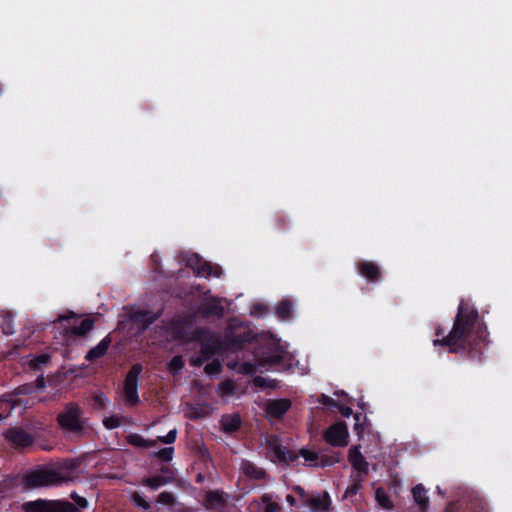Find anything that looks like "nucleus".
<instances>
[{
    "mask_svg": "<svg viewBox=\"0 0 512 512\" xmlns=\"http://www.w3.org/2000/svg\"><path fill=\"white\" fill-rule=\"evenodd\" d=\"M157 502L163 505H173L175 502V497L171 492L164 491L161 492L157 497Z\"/></svg>",
    "mask_w": 512,
    "mask_h": 512,
    "instance_id": "a19ab883",
    "label": "nucleus"
},
{
    "mask_svg": "<svg viewBox=\"0 0 512 512\" xmlns=\"http://www.w3.org/2000/svg\"><path fill=\"white\" fill-rule=\"evenodd\" d=\"M349 432L344 421H337L323 432L325 442L333 447H345L348 445Z\"/></svg>",
    "mask_w": 512,
    "mask_h": 512,
    "instance_id": "6e6552de",
    "label": "nucleus"
},
{
    "mask_svg": "<svg viewBox=\"0 0 512 512\" xmlns=\"http://www.w3.org/2000/svg\"><path fill=\"white\" fill-rule=\"evenodd\" d=\"M161 472H163V473H168V472H170V468H169L168 466H163V467L161 468Z\"/></svg>",
    "mask_w": 512,
    "mask_h": 512,
    "instance_id": "e2e57ef3",
    "label": "nucleus"
},
{
    "mask_svg": "<svg viewBox=\"0 0 512 512\" xmlns=\"http://www.w3.org/2000/svg\"><path fill=\"white\" fill-rule=\"evenodd\" d=\"M186 265L192 268L195 276L205 277L209 276L220 277L222 270L219 266L213 267L211 263L203 260L197 254H193L186 260Z\"/></svg>",
    "mask_w": 512,
    "mask_h": 512,
    "instance_id": "9d476101",
    "label": "nucleus"
},
{
    "mask_svg": "<svg viewBox=\"0 0 512 512\" xmlns=\"http://www.w3.org/2000/svg\"><path fill=\"white\" fill-rule=\"evenodd\" d=\"M83 410L75 402L66 403L63 411L57 415L59 427L67 432H81L84 430Z\"/></svg>",
    "mask_w": 512,
    "mask_h": 512,
    "instance_id": "20e7f679",
    "label": "nucleus"
},
{
    "mask_svg": "<svg viewBox=\"0 0 512 512\" xmlns=\"http://www.w3.org/2000/svg\"><path fill=\"white\" fill-rule=\"evenodd\" d=\"M31 391H32V386L28 385V384H25V385H22V386L18 387V392L20 394H28V393H31Z\"/></svg>",
    "mask_w": 512,
    "mask_h": 512,
    "instance_id": "864d4df0",
    "label": "nucleus"
},
{
    "mask_svg": "<svg viewBox=\"0 0 512 512\" xmlns=\"http://www.w3.org/2000/svg\"><path fill=\"white\" fill-rule=\"evenodd\" d=\"M169 481H170L169 478H166L162 475H156V476L146 478L143 481V485H145L153 490H156L159 487L167 484Z\"/></svg>",
    "mask_w": 512,
    "mask_h": 512,
    "instance_id": "7c9ffc66",
    "label": "nucleus"
},
{
    "mask_svg": "<svg viewBox=\"0 0 512 512\" xmlns=\"http://www.w3.org/2000/svg\"><path fill=\"white\" fill-rule=\"evenodd\" d=\"M126 441L128 444L137 447V448H150L154 447L157 444V441L145 439L140 434L137 433H131L126 436Z\"/></svg>",
    "mask_w": 512,
    "mask_h": 512,
    "instance_id": "b1692460",
    "label": "nucleus"
},
{
    "mask_svg": "<svg viewBox=\"0 0 512 512\" xmlns=\"http://www.w3.org/2000/svg\"><path fill=\"white\" fill-rule=\"evenodd\" d=\"M255 340L256 336L251 330L247 329L241 333H235L230 327L227 329L222 339L224 350L232 353L243 350L247 344Z\"/></svg>",
    "mask_w": 512,
    "mask_h": 512,
    "instance_id": "0eeeda50",
    "label": "nucleus"
},
{
    "mask_svg": "<svg viewBox=\"0 0 512 512\" xmlns=\"http://www.w3.org/2000/svg\"><path fill=\"white\" fill-rule=\"evenodd\" d=\"M78 317L76 316V314L74 312H70L69 315H62V316H59L58 318V321L63 323V322H67L68 324H70L71 320H77Z\"/></svg>",
    "mask_w": 512,
    "mask_h": 512,
    "instance_id": "8fccbe9b",
    "label": "nucleus"
},
{
    "mask_svg": "<svg viewBox=\"0 0 512 512\" xmlns=\"http://www.w3.org/2000/svg\"><path fill=\"white\" fill-rule=\"evenodd\" d=\"M280 506L278 503H268V505L265 506L264 512H279Z\"/></svg>",
    "mask_w": 512,
    "mask_h": 512,
    "instance_id": "603ef678",
    "label": "nucleus"
},
{
    "mask_svg": "<svg viewBox=\"0 0 512 512\" xmlns=\"http://www.w3.org/2000/svg\"><path fill=\"white\" fill-rule=\"evenodd\" d=\"M103 424L107 429H115L121 425V421L117 416H110L104 419Z\"/></svg>",
    "mask_w": 512,
    "mask_h": 512,
    "instance_id": "a18cd8bd",
    "label": "nucleus"
},
{
    "mask_svg": "<svg viewBox=\"0 0 512 512\" xmlns=\"http://www.w3.org/2000/svg\"><path fill=\"white\" fill-rule=\"evenodd\" d=\"M438 337L433 345L447 347L449 353H460L467 359L480 363L484 348L488 344L487 327L480 320L478 310L468 301L461 300L450 332L445 335L443 327L435 329Z\"/></svg>",
    "mask_w": 512,
    "mask_h": 512,
    "instance_id": "f257e3e1",
    "label": "nucleus"
},
{
    "mask_svg": "<svg viewBox=\"0 0 512 512\" xmlns=\"http://www.w3.org/2000/svg\"><path fill=\"white\" fill-rule=\"evenodd\" d=\"M51 360V356L48 353H41L34 356L29 361V367L32 370H40L44 365L48 364Z\"/></svg>",
    "mask_w": 512,
    "mask_h": 512,
    "instance_id": "c85d7f7f",
    "label": "nucleus"
},
{
    "mask_svg": "<svg viewBox=\"0 0 512 512\" xmlns=\"http://www.w3.org/2000/svg\"><path fill=\"white\" fill-rule=\"evenodd\" d=\"M188 322L180 319L172 322L171 329L174 339L179 341H192L188 331Z\"/></svg>",
    "mask_w": 512,
    "mask_h": 512,
    "instance_id": "4be33fe9",
    "label": "nucleus"
},
{
    "mask_svg": "<svg viewBox=\"0 0 512 512\" xmlns=\"http://www.w3.org/2000/svg\"><path fill=\"white\" fill-rule=\"evenodd\" d=\"M111 338L109 336L104 337L95 347H92L85 355V360L93 362L99 358H102L108 351L111 345Z\"/></svg>",
    "mask_w": 512,
    "mask_h": 512,
    "instance_id": "aec40b11",
    "label": "nucleus"
},
{
    "mask_svg": "<svg viewBox=\"0 0 512 512\" xmlns=\"http://www.w3.org/2000/svg\"><path fill=\"white\" fill-rule=\"evenodd\" d=\"M273 225L277 231H285L288 228V219L282 213H277L273 220Z\"/></svg>",
    "mask_w": 512,
    "mask_h": 512,
    "instance_id": "58836bf2",
    "label": "nucleus"
},
{
    "mask_svg": "<svg viewBox=\"0 0 512 512\" xmlns=\"http://www.w3.org/2000/svg\"><path fill=\"white\" fill-rule=\"evenodd\" d=\"M318 402L327 407L336 408L340 406V402L325 394H321L320 398L318 399Z\"/></svg>",
    "mask_w": 512,
    "mask_h": 512,
    "instance_id": "c03bdc74",
    "label": "nucleus"
},
{
    "mask_svg": "<svg viewBox=\"0 0 512 512\" xmlns=\"http://www.w3.org/2000/svg\"><path fill=\"white\" fill-rule=\"evenodd\" d=\"M70 498L74 503L67 500L37 499L22 504L24 512H79L78 508L86 509L89 505L85 497L73 491Z\"/></svg>",
    "mask_w": 512,
    "mask_h": 512,
    "instance_id": "7ed1b4c3",
    "label": "nucleus"
},
{
    "mask_svg": "<svg viewBox=\"0 0 512 512\" xmlns=\"http://www.w3.org/2000/svg\"><path fill=\"white\" fill-rule=\"evenodd\" d=\"M176 438L177 430L174 428L170 430L165 436H159L156 441L164 444H172L176 441Z\"/></svg>",
    "mask_w": 512,
    "mask_h": 512,
    "instance_id": "37998d69",
    "label": "nucleus"
},
{
    "mask_svg": "<svg viewBox=\"0 0 512 512\" xmlns=\"http://www.w3.org/2000/svg\"><path fill=\"white\" fill-rule=\"evenodd\" d=\"M258 364L263 367L284 366L285 356L282 352H261L256 354Z\"/></svg>",
    "mask_w": 512,
    "mask_h": 512,
    "instance_id": "6ab92c4d",
    "label": "nucleus"
},
{
    "mask_svg": "<svg viewBox=\"0 0 512 512\" xmlns=\"http://www.w3.org/2000/svg\"><path fill=\"white\" fill-rule=\"evenodd\" d=\"M292 406L291 400L287 398L270 399L265 403L266 414L273 419L281 420Z\"/></svg>",
    "mask_w": 512,
    "mask_h": 512,
    "instance_id": "f8f14e48",
    "label": "nucleus"
},
{
    "mask_svg": "<svg viewBox=\"0 0 512 512\" xmlns=\"http://www.w3.org/2000/svg\"><path fill=\"white\" fill-rule=\"evenodd\" d=\"M375 498L380 507H382L385 510H392L394 505L393 502L390 499V496L387 494V492L384 490V488L379 487L376 489L375 492Z\"/></svg>",
    "mask_w": 512,
    "mask_h": 512,
    "instance_id": "393cba45",
    "label": "nucleus"
},
{
    "mask_svg": "<svg viewBox=\"0 0 512 512\" xmlns=\"http://www.w3.org/2000/svg\"><path fill=\"white\" fill-rule=\"evenodd\" d=\"M206 361H208V360L199 352L198 356L192 357L190 359V365L193 366V367H200Z\"/></svg>",
    "mask_w": 512,
    "mask_h": 512,
    "instance_id": "09e8293b",
    "label": "nucleus"
},
{
    "mask_svg": "<svg viewBox=\"0 0 512 512\" xmlns=\"http://www.w3.org/2000/svg\"><path fill=\"white\" fill-rule=\"evenodd\" d=\"M100 399H102V396H97V397H96V400H97V401H100Z\"/></svg>",
    "mask_w": 512,
    "mask_h": 512,
    "instance_id": "0e129e2a",
    "label": "nucleus"
},
{
    "mask_svg": "<svg viewBox=\"0 0 512 512\" xmlns=\"http://www.w3.org/2000/svg\"><path fill=\"white\" fill-rule=\"evenodd\" d=\"M173 455V447H165L154 453V457L161 460L162 462H170L173 459Z\"/></svg>",
    "mask_w": 512,
    "mask_h": 512,
    "instance_id": "e433bc0d",
    "label": "nucleus"
},
{
    "mask_svg": "<svg viewBox=\"0 0 512 512\" xmlns=\"http://www.w3.org/2000/svg\"><path fill=\"white\" fill-rule=\"evenodd\" d=\"M336 409L344 416V417H349L353 414V410L348 407V406H344L340 403V406L336 407Z\"/></svg>",
    "mask_w": 512,
    "mask_h": 512,
    "instance_id": "3c124183",
    "label": "nucleus"
},
{
    "mask_svg": "<svg viewBox=\"0 0 512 512\" xmlns=\"http://www.w3.org/2000/svg\"><path fill=\"white\" fill-rule=\"evenodd\" d=\"M414 502L417 504L420 512H427L429 509V497L423 484H417L412 488Z\"/></svg>",
    "mask_w": 512,
    "mask_h": 512,
    "instance_id": "412c9836",
    "label": "nucleus"
},
{
    "mask_svg": "<svg viewBox=\"0 0 512 512\" xmlns=\"http://www.w3.org/2000/svg\"><path fill=\"white\" fill-rule=\"evenodd\" d=\"M269 447L273 450L274 456L277 460L282 464L294 463L299 458V453H296L281 444L270 442Z\"/></svg>",
    "mask_w": 512,
    "mask_h": 512,
    "instance_id": "a211bd4d",
    "label": "nucleus"
},
{
    "mask_svg": "<svg viewBox=\"0 0 512 512\" xmlns=\"http://www.w3.org/2000/svg\"><path fill=\"white\" fill-rule=\"evenodd\" d=\"M286 501L291 507H296L298 505L296 498L292 494L286 495Z\"/></svg>",
    "mask_w": 512,
    "mask_h": 512,
    "instance_id": "5fc2aeb1",
    "label": "nucleus"
},
{
    "mask_svg": "<svg viewBox=\"0 0 512 512\" xmlns=\"http://www.w3.org/2000/svg\"><path fill=\"white\" fill-rule=\"evenodd\" d=\"M36 385H37V387H39V388H43V387H44L45 383H44V378H43V376H40V377H38V378H37V380H36Z\"/></svg>",
    "mask_w": 512,
    "mask_h": 512,
    "instance_id": "bf43d9fd",
    "label": "nucleus"
},
{
    "mask_svg": "<svg viewBox=\"0 0 512 512\" xmlns=\"http://www.w3.org/2000/svg\"><path fill=\"white\" fill-rule=\"evenodd\" d=\"M94 327V320L90 317L82 319L78 325L73 324L67 329V333L75 336H84Z\"/></svg>",
    "mask_w": 512,
    "mask_h": 512,
    "instance_id": "5701e85b",
    "label": "nucleus"
},
{
    "mask_svg": "<svg viewBox=\"0 0 512 512\" xmlns=\"http://www.w3.org/2000/svg\"><path fill=\"white\" fill-rule=\"evenodd\" d=\"M228 502V494L220 490H209L206 492L203 505L208 510L223 509Z\"/></svg>",
    "mask_w": 512,
    "mask_h": 512,
    "instance_id": "dca6fc26",
    "label": "nucleus"
},
{
    "mask_svg": "<svg viewBox=\"0 0 512 512\" xmlns=\"http://www.w3.org/2000/svg\"><path fill=\"white\" fill-rule=\"evenodd\" d=\"M299 456L303 457L305 461L309 462L312 466H318L319 454L315 451L302 448L299 450Z\"/></svg>",
    "mask_w": 512,
    "mask_h": 512,
    "instance_id": "72a5a7b5",
    "label": "nucleus"
},
{
    "mask_svg": "<svg viewBox=\"0 0 512 512\" xmlns=\"http://www.w3.org/2000/svg\"><path fill=\"white\" fill-rule=\"evenodd\" d=\"M1 329L5 335H13L15 333L13 318L10 314H6L3 317Z\"/></svg>",
    "mask_w": 512,
    "mask_h": 512,
    "instance_id": "c9c22d12",
    "label": "nucleus"
},
{
    "mask_svg": "<svg viewBox=\"0 0 512 512\" xmlns=\"http://www.w3.org/2000/svg\"><path fill=\"white\" fill-rule=\"evenodd\" d=\"M356 269L368 282L377 283L382 280L381 268L373 261L361 260L356 263Z\"/></svg>",
    "mask_w": 512,
    "mask_h": 512,
    "instance_id": "4468645a",
    "label": "nucleus"
},
{
    "mask_svg": "<svg viewBox=\"0 0 512 512\" xmlns=\"http://www.w3.org/2000/svg\"><path fill=\"white\" fill-rule=\"evenodd\" d=\"M348 461L359 473L368 474L369 464L360 451V446H352L348 451Z\"/></svg>",
    "mask_w": 512,
    "mask_h": 512,
    "instance_id": "f3484780",
    "label": "nucleus"
},
{
    "mask_svg": "<svg viewBox=\"0 0 512 512\" xmlns=\"http://www.w3.org/2000/svg\"><path fill=\"white\" fill-rule=\"evenodd\" d=\"M305 507H309L312 512H328L332 508V500L327 491L311 493L306 500Z\"/></svg>",
    "mask_w": 512,
    "mask_h": 512,
    "instance_id": "ddd939ff",
    "label": "nucleus"
},
{
    "mask_svg": "<svg viewBox=\"0 0 512 512\" xmlns=\"http://www.w3.org/2000/svg\"><path fill=\"white\" fill-rule=\"evenodd\" d=\"M236 392V386L233 380L226 379L222 381L217 388V393L221 397H230L233 396Z\"/></svg>",
    "mask_w": 512,
    "mask_h": 512,
    "instance_id": "bb28decb",
    "label": "nucleus"
},
{
    "mask_svg": "<svg viewBox=\"0 0 512 512\" xmlns=\"http://www.w3.org/2000/svg\"><path fill=\"white\" fill-rule=\"evenodd\" d=\"M366 419V416L363 415L362 413H356L354 414V420H355V423H361L362 420H365Z\"/></svg>",
    "mask_w": 512,
    "mask_h": 512,
    "instance_id": "4d7b16f0",
    "label": "nucleus"
},
{
    "mask_svg": "<svg viewBox=\"0 0 512 512\" xmlns=\"http://www.w3.org/2000/svg\"><path fill=\"white\" fill-rule=\"evenodd\" d=\"M3 436L8 443L17 448L29 447L34 442L33 436L21 427H11L3 433Z\"/></svg>",
    "mask_w": 512,
    "mask_h": 512,
    "instance_id": "9b49d317",
    "label": "nucleus"
},
{
    "mask_svg": "<svg viewBox=\"0 0 512 512\" xmlns=\"http://www.w3.org/2000/svg\"><path fill=\"white\" fill-rule=\"evenodd\" d=\"M222 425L225 432L232 433L240 428L241 420L237 415L229 416L223 419Z\"/></svg>",
    "mask_w": 512,
    "mask_h": 512,
    "instance_id": "c756f323",
    "label": "nucleus"
},
{
    "mask_svg": "<svg viewBox=\"0 0 512 512\" xmlns=\"http://www.w3.org/2000/svg\"><path fill=\"white\" fill-rule=\"evenodd\" d=\"M143 371V366L140 363H135L131 366L124 379V395L125 400L130 406H136L140 403L138 394V386L140 375Z\"/></svg>",
    "mask_w": 512,
    "mask_h": 512,
    "instance_id": "423d86ee",
    "label": "nucleus"
},
{
    "mask_svg": "<svg viewBox=\"0 0 512 512\" xmlns=\"http://www.w3.org/2000/svg\"><path fill=\"white\" fill-rule=\"evenodd\" d=\"M239 470L244 477L250 481H263L267 478V472L264 468L258 467L250 460L242 459Z\"/></svg>",
    "mask_w": 512,
    "mask_h": 512,
    "instance_id": "2eb2a0df",
    "label": "nucleus"
},
{
    "mask_svg": "<svg viewBox=\"0 0 512 512\" xmlns=\"http://www.w3.org/2000/svg\"><path fill=\"white\" fill-rule=\"evenodd\" d=\"M4 419V416L0 413V421Z\"/></svg>",
    "mask_w": 512,
    "mask_h": 512,
    "instance_id": "69168bd1",
    "label": "nucleus"
},
{
    "mask_svg": "<svg viewBox=\"0 0 512 512\" xmlns=\"http://www.w3.org/2000/svg\"><path fill=\"white\" fill-rule=\"evenodd\" d=\"M293 310V304L290 300L284 299L278 303L276 307V315L280 319H288L291 316Z\"/></svg>",
    "mask_w": 512,
    "mask_h": 512,
    "instance_id": "a878e982",
    "label": "nucleus"
},
{
    "mask_svg": "<svg viewBox=\"0 0 512 512\" xmlns=\"http://www.w3.org/2000/svg\"><path fill=\"white\" fill-rule=\"evenodd\" d=\"M210 291L208 290L205 293V297L203 298L199 308L198 313L205 319L210 317H216L218 319L224 316L225 310L222 305V299L217 296L209 295Z\"/></svg>",
    "mask_w": 512,
    "mask_h": 512,
    "instance_id": "1a4fd4ad",
    "label": "nucleus"
},
{
    "mask_svg": "<svg viewBox=\"0 0 512 512\" xmlns=\"http://www.w3.org/2000/svg\"><path fill=\"white\" fill-rule=\"evenodd\" d=\"M354 431L356 432L357 435H361L364 431V426H363V423H355L354 424Z\"/></svg>",
    "mask_w": 512,
    "mask_h": 512,
    "instance_id": "6e6d98bb",
    "label": "nucleus"
},
{
    "mask_svg": "<svg viewBox=\"0 0 512 512\" xmlns=\"http://www.w3.org/2000/svg\"><path fill=\"white\" fill-rule=\"evenodd\" d=\"M75 465L67 461L59 467H41L30 470L23 475V484L29 489L58 486L68 480L63 469H74Z\"/></svg>",
    "mask_w": 512,
    "mask_h": 512,
    "instance_id": "f03ea898",
    "label": "nucleus"
},
{
    "mask_svg": "<svg viewBox=\"0 0 512 512\" xmlns=\"http://www.w3.org/2000/svg\"><path fill=\"white\" fill-rule=\"evenodd\" d=\"M362 480L353 479L352 483L346 488L343 499H352L362 489Z\"/></svg>",
    "mask_w": 512,
    "mask_h": 512,
    "instance_id": "473e14b6",
    "label": "nucleus"
},
{
    "mask_svg": "<svg viewBox=\"0 0 512 512\" xmlns=\"http://www.w3.org/2000/svg\"><path fill=\"white\" fill-rule=\"evenodd\" d=\"M294 492L299 495L302 500V506L306 505V500L310 497L311 493H307L301 486H295L293 488Z\"/></svg>",
    "mask_w": 512,
    "mask_h": 512,
    "instance_id": "de8ad7c7",
    "label": "nucleus"
},
{
    "mask_svg": "<svg viewBox=\"0 0 512 512\" xmlns=\"http://www.w3.org/2000/svg\"><path fill=\"white\" fill-rule=\"evenodd\" d=\"M255 365L250 362H244L240 365L238 372L241 374H253L255 373Z\"/></svg>",
    "mask_w": 512,
    "mask_h": 512,
    "instance_id": "49530a36",
    "label": "nucleus"
},
{
    "mask_svg": "<svg viewBox=\"0 0 512 512\" xmlns=\"http://www.w3.org/2000/svg\"><path fill=\"white\" fill-rule=\"evenodd\" d=\"M222 367V362L219 359H214L205 365L204 372L207 375H217L221 373Z\"/></svg>",
    "mask_w": 512,
    "mask_h": 512,
    "instance_id": "f704fd0d",
    "label": "nucleus"
},
{
    "mask_svg": "<svg viewBox=\"0 0 512 512\" xmlns=\"http://www.w3.org/2000/svg\"><path fill=\"white\" fill-rule=\"evenodd\" d=\"M132 502H133L136 506H138V507H140V508H142V509H144V510H149V509L151 508L150 503H149L148 501H146V500H145V499H144V498H143L139 493H137V492L133 493V495H132Z\"/></svg>",
    "mask_w": 512,
    "mask_h": 512,
    "instance_id": "79ce46f5",
    "label": "nucleus"
},
{
    "mask_svg": "<svg viewBox=\"0 0 512 512\" xmlns=\"http://www.w3.org/2000/svg\"><path fill=\"white\" fill-rule=\"evenodd\" d=\"M253 383L257 388L260 389H277L279 388V381L276 379L266 378L262 376H256L253 379Z\"/></svg>",
    "mask_w": 512,
    "mask_h": 512,
    "instance_id": "cd10ccee",
    "label": "nucleus"
},
{
    "mask_svg": "<svg viewBox=\"0 0 512 512\" xmlns=\"http://www.w3.org/2000/svg\"><path fill=\"white\" fill-rule=\"evenodd\" d=\"M261 500H262V502H263L264 504H266V505H268V503H273V501H272V497H271V495H269V494H264V495L262 496Z\"/></svg>",
    "mask_w": 512,
    "mask_h": 512,
    "instance_id": "13d9d810",
    "label": "nucleus"
},
{
    "mask_svg": "<svg viewBox=\"0 0 512 512\" xmlns=\"http://www.w3.org/2000/svg\"><path fill=\"white\" fill-rule=\"evenodd\" d=\"M320 459V463L318 466L326 467V466H333L334 464L339 462V456L338 453L333 452L331 454H325L322 455Z\"/></svg>",
    "mask_w": 512,
    "mask_h": 512,
    "instance_id": "ea45409f",
    "label": "nucleus"
},
{
    "mask_svg": "<svg viewBox=\"0 0 512 512\" xmlns=\"http://www.w3.org/2000/svg\"><path fill=\"white\" fill-rule=\"evenodd\" d=\"M185 366L183 357L181 355L174 356L168 363V368L172 373L181 371Z\"/></svg>",
    "mask_w": 512,
    "mask_h": 512,
    "instance_id": "4c0bfd02",
    "label": "nucleus"
},
{
    "mask_svg": "<svg viewBox=\"0 0 512 512\" xmlns=\"http://www.w3.org/2000/svg\"><path fill=\"white\" fill-rule=\"evenodd\" d=\"M191 340L200 342V353L210 360L213 356L224 352V345L222 339L211 333H206L203 330L194 331Z\"/></svg>",
    "mask_w": 512,
    "mask_h": 512,
    "instance_id": "39448f33",
    "label": "nucleus"
},
{
    "mask_svg": "<svg viewBox=\"0 0 512 512\" xmlns=\"http://www.w3.org/2000/svg\"><path fill=\"white\" fill-rule=\"evenodd\" d=\"M204 481V475L201 474V473H198L197 476H196V482L197 483H202Z\"/></svg>",
    "mask_w": 512,
    "mask_h": 512,
    "instance_id": "680f3d73",
    "label": "nucleus"
},
{
    "mask_svg": "<svg viewBox=\"0 0 512 512\" xmlns=\"http://www.w3.org/2000/svg\"><path fill=\"white\" fill-rule=\"evenodd\" d=\"M157 318L158 315L150 311L139 312L135 317L136 321L142 323L144 328H148L157 320Z\"/></svg>",
    "mask_w": 512,
    "mask_h": 512,
    "instance_id": "2f4dec72",
    "label": "nucleus"
},
{
    "mask_svg": "<svg viewBox=\"0 0 512 512\" xmlns=\"http://www.w3.org/2000/svg\"><path fill=\"white\" fill-rule=\"evenodd\" d=\"M178 512H194V510L190 507H181L178 509Z\"/></svg>",
    "mask_w": 512,
    "mask_h": 512,
    "instance_id": "052dcab7",
    "label": "nucleus"
}]
</instances>
